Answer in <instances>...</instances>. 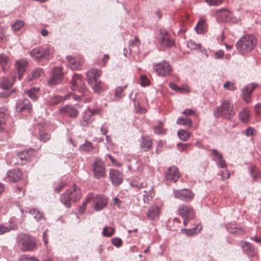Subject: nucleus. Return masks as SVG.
<instances>
[{
  "label": "nucleus",
  "mask_w": 261,
  "mask_h": 261,
  "mask_svg": "<svg viewBox=\"0 0 261 261\" xmlns=\"http://www.w3.org/2000/svg\"><path fill=\"white\" fill-rule=\"evenodd\" d=\"M39 91V88L34 87L28 91H26L25 93L33 100L36 101L38 99L37 94Z\"/></svg>",
  "instance_id": "40"
},
{
  "label": "nucleus",
  "mask_w": 261,
  "mask_h": 261,
  "mask_svg": "<svg viewBox=\"0 0 261 261\" xmlns=\"http://www.w3.org/2000/svg\"><path fill=\"white\" fill-rule=\"evenodd\" d=\"M18 228V224L14 218H10L8 223L0 224V234H3L12 230H16Z\"/></svg>",
  "instance_id": "14"
},
{
  "label": "nucleus",
  "mask_w": 261,
  "mask_h": 261,
  "mask_svg": "<svg viewBox=\"0 0 261 261\" xmlns=\"http://www.w3.org/2000/svg\"><path fill=\"white\" fill-rule=\"evenodd\" d=\"M195 29L196 33L199 34L205 33L207 31L205 21L202 18L200 19L195 26Z\"/></svg>",
  "instance_id": "35"
},
{
  "label": "nucleus",
  "mask_w": 261,
  "mask_h": 261,
  "mask_svg": "<svg viewBox=\"0 0 261 261\" xmlns=\"http://www.w3.org/2000/svg\"><path fill=\"white\" fill-rule=\"evenodd\" d=\"M163 123L162 122H160L158 125L154 127V132L155 134L158 135H161L164 133V130L163 128Z\"/></svg>",
  "instance_id": "52"
},
{
  "label": "nucleus",
  "mask_w": 261,
  "mask_h": 261,
  "mask_svg": "<svg viewBox=\"0 0 261 261\" xmlns=\"http://www.w3.org/2000/svg\"><path fill=\"white\" fill-rule=\"evenodd\" d=\"M16 111L21 113L24 111L30 112L32 110L30 101L27 98L19 99L16 102Z\"/></svg>",
  "instance_id": "16"
},
{
  "label": "nucleus",
  "mask_w": 261,
  "mask_h": 261,
  "mask_svg": "<svg viewBox=\"0 0 261 261\" xmlns=\"http://www.w3.org/2000/svg\"><path fill=\"white\" fill-rule=\"evenodd\" d=\"M64 96L60 95H56L53 96L49 100L50 104L51 105H56L59 102L65 100Z\"/></svg>",
  "instance_id": "48"
},
{
  "label": "nucleus",
  "mask_w": 261,
  "mask_h": 261,
  "mask_svg": "<svg viewBox=\"0 0 261 261\" xmlns=\"http://www.w3.org/2000/svg\"><path fill=\"white\" fill-rule=\"evenodd\" d=\"M9 253L8 248L6 246H0V258L6 257Z\"/></svg>",
  "instance_id": "53"
},
{
  "label": "nucleus",
  "mask_w": 261,
  "mask_h": 261,
  "mask_svg": "<svg viewBox=\"0 0 261 261\" xmlns=\"http://www.w3.org/2000/svg\"><path fill=\"white\" fill-rule=\"evenodd\" d=\"M190 143H182L179 142L177 144V146L179 148L180 151H184L190 146Z\"/></svg>",
  "instance_id": "61"
},
{
  "label": "nucleus",
  "mask_w": 261,
  "mask_h": 261,
  "mask_svg": "<svg viewBox=\"0 0 261 261\" xmlns=\"http://www.w3.org/2000/svg\"><path fill=\"white\" fill-rule=\"evenodd\" d=\"M223 0H205V2L211 6H217L220 5Z\"/></svg>",
  "instance_id": "56"
},
{
  "label": "nucleus",
  "mask_w": 261,
  "mask_h": 261,
  "mask_svg": "<svg viewBox=\"0 0 261 261\" xmlns=\"http://www.w3.org/2000/svg\"><path fill=\"white\" fill-rule=\"evenodd\" d=\"M63 72L61 67H55L53 68L51 75L47 81L48 85L52 87L61 83L63 77Z\"/></svg>",
  "instance_id": "11"
},
{
  "label": "nucleus",
  "mask_w": 261,
  "mask_h": 261,
  "mask_svg": "<svg viewBox=\"0 0 261 261\" xmlns=\"http://www.w3.org/2000/svg\"><path fill=\"white\" fill-rule=\"evenodd\" d=\"M88 83L91 87L94 93H99L103 90L105 84L98 80H89Z\"/></svg>",
  "instance_id": "23"
},
{
  "label": "nucleus",
  "mask_w": 261,
  "mask_h": 261,
  "mask_svg": "<svg viewBox=\"0 0 261 261\" xmlns=\"http://www.w3.org/2000/svg\"><path fill=\"white\" fill-rule=\"evenodd\" d=\"M16 240L20 249L24 252L32 251L36 247L35 238L28 233L19 234Z\"/></svg>",
  "instance_id": "4"
},
{
  "label": "nucleus",
  "mask_w": 261,
  "mask_h": 261,
  "mask_svg": "<svg viewBox=\"0 0 261 261\" xmlns=\"http://www.w3.org/2000/svg\"><path fill=\"white\" fill-rule=\"evenodd\" d=\"M177 135L180 140L186 141L189 138L191 134L187 130L180 129L177 132Z\"/></svg>",
  "instance_id": "43"
},
{
  "label": "nucleus",
  "mask_w": 261,
  "mask_h": 261,
  "mask_svg": "<svg viewBox=\"0 0 261 261\" xmlns=\"http://www.w3.org/2000/svg\"><path fill=\"white\" fill-rule=\"evenodd\" d=\"M14 206L16 207V208H18V210L19 211V212H20V214H21V217L22 218V219H24L25 217V213H27L26 212H25V210H29L30 209L29 208H25V209H23L22 206H21L19 203H18L17 202H15L14 203Z\"/></svg>",
  "instance_id": "50"
},
{
  "label": "nucleus",
  "mask_w": 261,
  "mask_h": 261,
  "mask_svg": "<svg viewBox=\"0 0 261 261\" xmlns=\"http://www.w3.org/2000/svg\"><path fill=\"white\" fill-rule=\"evenodd\" d=\"M22 172L18 169L10 170L7 172V177L13 182L18 181L22 176Z\"/></svg>",
  "instance_id": "26"
},
{
  "label": "nucleus",
  "mask_w": 261,
  "mask_h": 261,
  "mask_svg": "<svg viewBox=\"0 0 261 261\" xmlns=\"http://www.w3.org/2000/svg\"><path fill=\"white\" fill-rule=\"evenodd\" d=\"M235 114L233 105L228 100L224 101L222 104L216 109L214 111V116L219 118L222 116L226 119H231Z\"/></svg>",
  "instance_id": "5"
},
{
  "label": "nucleus",
  "mask_w": 261,
  "mask_h": 261,
  "mask_svg": "<svg viewBox=\"0 0 261 261\" xmlns=\"http://www.w3.org/2000/svg\"><path fill=\"white\" fill-rule=\"evenodd\" d=\"M81 190L75 184L60 196L61 202L66 207L71 206V201L76 202L81 197Z\"/></svg>",
  "instance_id": "3"
},
{
  "label": "nucleus",
  "mask_w": 261,
  "mask_h": 261,
  "mask_svg": "<svg viewBox=\"0 0 261 261\" xmlns=\"http://www.w3.org/2000/svg\"><path fill=\"white\" fill-rule=\"evenodd\" d=\"M24 24V23L23 20H17L12 24V30L14 31H17L23 27Z\"/></svg>",
  "instance_id": "47"
},
{
  "label": "nucleus",
  "mask_w": 261,
  "mask_h": 261,
  "mask_svg": "<svg viewBox=\"0 0 261 261\" xmlns=\"http://www.w3.org/2000/svg\"><path fill=\"white\" fill-rule=\"evenodd\" d=\"M256 44L255 37L252 35H246L242 36L237 42V49L242 54L248 53L251 51Z\"/></svg>",
  "instance_id": "2"
},
{
  "label": "nucleus",
  "mask_w": 261,
  "mask_h": 261,
  "mask_svg": "<svg viewBox=\"0 0 261 261\" xmlns=\"http://www.w3.org/2000/svg\"><path fill=\"white\" fill-rule=\"evenodd\" d=\"M243 252L249 257H253L255 255V248L251 243L244 242L242 244Z\"/></svg>",
  "instance_id": "27"
},
{
  "label": "nucleus",
  "mask_w": 261,
  "mask_h": 261,
  "mask_svg": "<svg viewBox=\"0 0 261 261\" xmlns=\"http://www.w3.org/2000/svg\"><path fill=\"white\" fill-rule=\"evenodd\" d=\"M35 150L29 148L18 153L17 155V163L23 165L31 161V158L34 156Z\"/></svg>",
  "instance_id": "12"
},
{
  "label": "nucleus",
  "mask_w": 261,
  "mask_h": 261,
  "mask_svg": "<svg viewBox=\"0 0 261 261\" xmlns=\"http://www.w3.org/2000/svg\"><path fill=\"white\" fill-rule=\"evenodd\" d=\"M18 261H39L38 259L34 256H31L29 255H22L18 259Z\"/></svg>",
  "instance_id": "51"
},
{
  "label": "nucleus",
  "mask_w": 261,
  "mask_h": 261,
  "mask_svg": "<svg viewBox=\"0 0 261 261\" xmlns=\"http://www.w3.org/2000/svg\"><path fill=\"white\" fill-rule=\"evenodd\" d=\"M17 78L16 75L13 76L11 78L8 76H3L0 79V87L3 90L10 89Z\"/></svg>",
  "instance_id": "21"
},
{
  "label": "nucleus",
  "mask_w": 261,
  "mask_h": 261,
  "mask_svg": "<svg viewBox=\"0 0 261 261\" xmlns=\"http://www.w3.org/2000/svg\"><path fill=\"white\" fill-rule=\"evenodd\" d=\"M25 212L32 215L34 219L37 222H39L42 220H45V218L43 215V214L37 208H31L28 211L25 210Z\"/></svg>",
  "instance_id": "29"
},
{
  "label": "nucleus",
  "mask_w": 261,
  "mask_h": 261,
  "mask_svg": "<svg viewBox=\"0 0 261 261\" xmlns=\"http://www.w3.org/2000/svg\"><path fill=\"white\" fill-rule=\"evenodd\" d=\"M114 231L115 230L114 228L106 226L103 229L102 234L105 237H110L114 234Z\"/></svg>",
  "instance_id": "49"
},
{
  "label": "nucleus",
  "mask_w": 261,
  "mask_h": 261,
  "mask_svg": "<svg viewBox=\"0 0 261 261\" xmlns=\"http://www.w3.org/2000/svg\"><path fill=\"white\" fill-rule=\"evenodd\" d=\"M179 214L183 219L184 225L186 226L188 222L194 219L196 217L195 212L194 209L187 205H180L178 208Z\"/></svg>",
  "instance_id": "9"
},
{
  "label": "nucleus",
  "mask_w": 261,
  "mask_h": 261,
  "mask_svg": "<svg viewBox=\"0 0 261 261\" xmlns=\"http://www.w3.org/2000/svg\"><path fill=\"white\" fill-rule=\"evenodd\" d=\"M67 60V66L71 70H80L82 68V64L81 62L77 61L72 56H68L66 57Z\"/></svg>",
  "instance_id": "24"
},
{
  "label": "nucleus",
  "mask_w": 261,
  "mask_h": 261,
  "mask_svg": "<svg viewBox=\"0 0 261 261\" xmlns=\"http://www.w3.org/2000/svg\"><path fill=\"white\" fill-rule=\"evenodd\" d=\"M153 69L159 76L164 77L170 75L172 67L168 62L162 61L159 63H154Z\"/></svg>",
  "instance_id": "10"
},
{
  "label": "nucleus",
  "mask_w": 261,
  "mask_h": 261,
  "mask_svg": "<svg viewBox=\"0 0 261 261\" xmlns=\"http://www.w3.org/2000/svg\"><path fill=\"white\" fill-rule=\"evenodd\" d=\"M140 44L139 40L138 38H135L134 39L130 40L129 42V48L131 49V47L134 46H138Z\"/></svg>",
  "instance_id": "64"
},
{
  "label": "nucleus",
  "mask_w": 261,
  "mask_h": 261,
  "mask_svg": "<svg viewBox=\"0 0 261 261\" xmlns=\"http://www.w3.org/2000/svg\"><path fill=\"white\" fill-rule=\"evenodd\" d=\"M219 14L218 16L222 22H225L229 21L231 17V12L225 8H221L217 11Z\"/></svg>",
  "instance_id": "28"
},
{
  "label": "nucleus",
  "mask_w": 261,
  "mask_h": 261,
  "mask_svg": "<svg viewBox=\"0 0 261 261\" xmlns=\"http://www.w3.org/2000/svg\"><path fill=\"white\" fill-rule=\"evenodd\" d=\"M109 178L114 186H118L123 182V175L122 173L116 169H110Z\"/></svg>",
  "instance_id": "19"
},
{
  "label": "nucleus",
  "mask_w": 261,
  "mask_h": 261,
  "mask_svg": "<svg viewBox=\"0 0 261 261\" xmlns=\"http://www.w3.org/2000/svg\"><path fill=\"white\" fill-rule=\"evenodd\" d=\"M71 90L77 91L80 95H76L70 93L64 95V99H73L76 101L83 100V96L86 92L85 84L82 79V76L80 74H74L71 81Z\"/></svg>",
  "instance_id": "1"
},
{
  "label": "nucleus",
  "mask_w": 261,
  "mask_h": 261,
  "mask_svg": "<svg viewBox=\"0 0 261 261\" xmlns=\"http://www.w3.org/2000/svg\"><path fill=\"white\" fill-rule=\"evenodd\" d=\"M92 113L88 112L87 110L85 111L83 116L82 120L81 121L80 124L82 126H87L92 121L91 117Z\"/></svg>",
  "instance_id": "38"
},
{
  "label": "nucleus",
  "mask_w": 261,
  "mask_h": 261,
  "mask_svg": "<svg viewBox=\"0 0 261 261\" xmlns=\"http://www.w3.org/2000/svg\"><path fill=\"white\" fill-rule=\"evenodd\" d=\"M224 88H227L230 91H234L236 89L234 84L229 81L226 82L223 85Z\"/></svg>",
  "instance_id": "59"
},
{
  "label": "nucleus",
  "mask_w": 261,
  "mask_h": 261,
  "mask_svg": "<svg viewBox=\"0 0 261 261\" xmlns=\"http://www.w3.org/2000/svg\"><path fill=\"white\" fill-rule=\"evenodd\" d=\"M44 74V71L40 67L36 68L33 70L31 74H30L27 77V81L30 82L34 79H37Z\"/></svg>",
  "instance_id": "31"
},
{
  "label": "nucleus",
  "mask_w": 261,
  "mask_h": 261,
  "mask_svg": "<svg viewBox=\"0 0 261 261\" xmlns=\"http://www.w3.org/2000/svg\"><path fill=\"white\" fill-rule=\"evenodd\" d=\"M9 118L8 109L5 107L0 108V133L5 131V127Z\"/></svg>",
  "instance_id": "20"
},
{
  "label": "nucleus",
  "mask_w": 261,
  "mask_h": 261,
  "mask_svg": "<svg viewBox=\"0 0 261 261\" xmlns=\"http://www.w3.org/2000/svg\"><path fill=\"white\" fill-rule=\"evenodd\" d=\"M161 45L166 47H171L174 45L175 42L171 36L169 37H161L159 40Z\"/></svg>",
  "instance_id": "33"
},
{
  "label": "nucleus",
  "mask_w": 261,
  "mask_h": 261,
  "mask_svg": "<svg viewBox=\"0 0 261 261\" xmlns=\"http://www.w3.org/2000/svg\"><path fill=\"white\" fill-rule=\"evenodd\" d=\"M51 54V50L48 47L41 46L33 48L30 52V55L35 62H39L48 58Z\"/></svg>",
  "instance_id": "8"
},
{
  "label": "nucleus",
  "mask_w": 261,
  "mask_h": 261,
  "mask_svg": "<svg viewBox=\"0 0 261 261\" xmlns=\"http://www.w3.org/2000/svg\"><path fill=\"white\" fill-rule=\"evenodd\" d=\"M93 176L97 179L103 178L106 176V167L103 161L100 158L95 159L92 167Z\"/></svg>",
  "instance_id": "7"
},
{
  "label": "nucleus",
  "mask_w": 261,
  "mask_h": 261,
  "mask_svg": "<svg viewBox=\"0 0 261 261\" xmlns=\"http://www.w3.org/2000/svg\"><path fill=\"white\" fill-rule=\"evenodd\" d=\"M240 120L246 123L249 121V114L248 110L247 109H243L240 113L239 115Z\"/></svg>",
  "instance_id": "42"
},
{
  "label": "nucleus",
  "mask_w": 261,
  "mask_h": 261,
  "mask_svg": "<svg viewBox=\"0 0 261 261\" xmlns=\"http://www.w3.org/2000/svg\"><path fill=\"white\" fill-rule=\"evenodd\" d=\"M257 86V84L255 83H251L244 87L242 90V93H247L249 95H251L252 91L256 88Z\"/></svg>",
  "instance_id": "44"
},
{
  "label": "nucleus",
  "mask_w": 261,
  "mask_h": 261,
  "mask_svg": "<svg viewBox=\"0 0 261 261\" xmlns=\"http://www.w3.org/2000/svg\"><path fill=\"white\" fill-rule=\"evenodd\" d=\"M127 85H126L123 86H118L115 89L114 95L115 98L117 99H120L122 97V93L123 91L127 88Z\"/></svg>",
  "instance_id": "46"
},
{
  "label": "nucleus",
  "mask_w": 261,
  "mask_h": 261,
  "mask_svg": "<svg viewBox=\"0 0 261 261\" xmlns=\"http://www.w3.org/2000/svg\"><path fill=\"white\" fill-rule=\"evenodd\" d=\"M90 202H87V197H86V200L85 201L83 202V203L82 205H81L79 207V213L81 214V215H82L84 213V212L86 210V205L88 203H89Z\"/></svg>",
  "instance_id": "62"
},
{
  "label": "nucleus",
  "mask_w": 261,
  "mask_h": 261,
  "mask_svg": "<svg viewBox=\"0 0 261 261\" xmlns=\"http://www.w3.org/2000/svg\"><path fill=\"white\" fill-rule=\"evenodd\" d=\"M111 242L114 246L117 248L121 247L122 245V240L120 238L117 237L112 239Z\"/></svg>",
  "instance_id": "54"
},
{
  "label": "nucleus",
  "mask_w": 261,
  "mask_h": 261,
  "mask_svg": "<svg viewBox=\"0 0 261 261\" xmlns=\"http://www.w3.org/2000/svg\"><path fill=\"white\" fill-rule=\"evenodd\" d=\"M224 56V51L222 49L217 50L214 54V58L215 59H221L223 58Z\"/></svg>",
  "instance_id": "63"
},
{
  "label": "nucleus",
  "mask_w": 261,
  "mask_h": 261,
  "mask_svg": "<svg viewBox=\"0 0 261 261\" xmlns=\"http://www.w3.org/2000/svg\"><path fill=\"white\" fill-rule=\"evenodd\" d=\"M15 91V89H12L11 91H4L0 93V98H7L9 97L11 94Z\"/></svg>",
  "instance_id": "58"
},
{
  "label": "nucleus",
  "mask_w": 261,
  "mask_h": 261,
  "mask_svg": "<svg viewBox=\"0 0 261 261\" xmlns=\"http://www.w3.org/2000/svg\"><path fill=\"white\" fill-rule=\"evenodd\" d=\"M160 213V208L157 205H152L149 207L146 213L147 218L150 220L158 219Z\"/></svg>",
  "instance_id": "25"
},
{
  "label": "nucleus",
  "mask_w": 261,
  "mask_h": 261,
  "mask_svg": "<svg viewBox=\"0 0 261 261\" xmlns=\"http://www.w3.org/2000/svg\"><path fill=\"white\" fill-rule=\"evenodd\" d=\"M50 139V135L48 133L41 129L39 130V140L40 141L46 142Z\"/></svg>",
  "instance_id": "45"
},
{
  "label": "nucleus",
  "mask_w": 261,
  "mask_h": 261,
  "mask_svg": "<svg viewBox=\"0 0 261 261\" xmlns=\"http://www.w3.org/2000/svg\"><path fill=\"white\" fill-rule=\"evenodd\" d=\"M145 194L143 195V200L145 203H148L149 201L152 198L151 195L146 191H144Z\"/></svg>",
  "instance_id": "60"
},
{
  "label": "nucleus",
  "mask_w": 261,
  "mask_h": 261,
  "mask_svg": "<svg viewBox=\"0 0 261 261\" xmlns=\"http://www.w3.org/2000/svg\"><path fill=\"white\" fill-rule=\"evenodd\" d=\"M94 147L92 145V143L88 141L80 145L79 149L81 152H90L94 149Z\"/></svg>",
  "instance_id": "39"
},
{
  "label": "nucleus",
  "mask_w": 261,
  "mask_h": 261,
  "mask_svg": "<svg viewBox=\"0 0 261 261\" xmlns=\"http://www.w3.org/2000/svg\"><path fill=\"white\" fill-rule=\"evenodd\" d=\"M202 229V227L200 224H197L196 226L191 228H184L181 229V231L184 232L187 236H191L197 234Z\"/></svg>",
  "instance_id": "36"
},
{
  "label": "nucleus",
  "mask_w": 261,
  "mask_h": 261,
  "mask_svg": "<svg viewBox=\"0 0 261 261\" xmlns=\"http://www.w3.org/2000/svg\"><path fill=\"white\" fill-rule=\"evenodd\" d=\"M29 61L25 59H20L15 61L14 67L17 72V77L20 80L29 66Z\"/></svg>",
  "instance_id": "13"
},
{
  "label": "nucleus",
  "mask_w": 261,
  "mask_h": 261,
  "mask_svg": "<svg viewBox=\"0 0 261 261\" xmlns=\"http://www.w3.org/2000/svg\"><path fill=\"white\" fill-rule=\"evenodd\" d=\"M176 124L183 125L188 127H190L192 125V121L191 118L186 117L184 118L182 116L178 117L176 121Z\"/></svg>",
  "instance_id": "41"
},
{
  "label": "nucleus",
  "mask_w": 261,
  "mask_h": 261,
  "mask_svg": "<svg viewBox=\"0 0 261 261\" xmlns=\"http://www.w3.org/2000/svg\"><path fill=\"white\" fill-rule=\"evenodd\" d=\"M8 62V58L4 54H0V65L4 67L7 65Z\"/></svg>",
  "instance_id": "55"
},
{
  "label": "nucleus",
  "mask_w": 261,
  "mask_h": 261,
  "mask_svg": "<svg viewBox=\"0 0 261 261\" xmlns=\"http://www.w3.org/2000/svg\"><path fill=\"white\" fill-rule=\"evenodd\" d=\"M87 202H92V207L96 211H100L105 208L108 203V200L105 196L102 194H96L90 193L87 195Z\"/></svg>",
  "instance_id": "6"
},
{
  "label": "nucleus",
  "mask_w": 261,
  "mask_h": 261,
  "mask_svg": "<svg viewBox=\"0 0 261 261\" xmlns=\"http://www.w3.org/2000/svg\"><path fill=\"white\" fill-rule=\"evenodd\" d=\"M164 175L166 180L172 182L177 181L179 177L178 169L175 166L170 167L165 171Z\"/></svg>",
  "instance_id": "18"
},
{
  "label": "nucleus",
  "mask_w": 261,
  "mask_h": 261,
  "mask_svg": "<svg viewBox=\"0 0 261 261\" xmlns=\"http://www.w3.org/2000/svg\"><path fill=\"white\" fill-rule=\"evenodd\" d=\"M173 193L175 197L185 201L191 200L194 196L193 193L190 189L185 188L174 190Z\"/></svg>",
  "instance_id": "15"
},
{
  "label": "nucleus",
  "mask_w": 261,
  "mask_h": 261,
  "mask_svg": "<svg viewBox=\"0 0 261 261\" xmlns=\"http://www.w3.org/2000/svg\"><path fill=\"white\" fill-rule=\"evenodd\" d=\"M141 140L142 142L140 144L141 149L144 151H148L152 146V140L147 136H142Z\"/></svg>",
  "instance_id": "34"
},
{
  "label": "nucleus",
  "mask_w": 261,
  "mask_h": 261,
  "mask_svg": "<svg viewBox=\"0 0 261 261\" xmlns=\"http://www.w3.org/2000/svg\"><path fill=\"white\" fill-rule=\"evenodd\" d=\"M141 83L140 85L142 87H146L149 84V81L147 79V76L145 75H143L140 77Z\"/></svg>",
  "instance_id": "57"
},
{
  "label": "nucleus",
  "mask_w": 261,
  "mask_h": 261,
  "mask_svg": "<svg viewBox=\"0 0 261 261\" xmlns=\"http://www.w3.org/2000/svg\"><path fill=\"white\" fill-rule=\"evenodd\" d=\"M60 112L63 114H66L69 117L75 118L77 117L79 111L73 106L66 105L60 109Z\"/></svg>",
  "instance_id": "22"
},
{
  "label": "nucleus",
  "mask_w": 261,
  "mask_h": 261,
  "mask_svg": "<svg viewBox=\"0 0 261 261\" xmlns=\"http://www.w3.org/2000/svg\"><path fill=\"white\" fill-rule=\"evenodd\" d=\"M210 151L212 160L215 162L218 168H226V164L225 160L223 159V154L215 149H210Z\"/></svg>",
  "instance_id": "17"
},
{
  "label": "nucleus",
  "mask_w": 261,
  "mask_h": 261,
  "mask_svg": "<svg viewBox=\"0 0 261 261\" xmlns=\"http://www.w3.org/2000/svg\"><path fill=\"white\" fill-rule=\"evenodd\" d=\"M102 71L97 68H92L88 70L86 72L87 79L89 80H98L101 76Z\"/></svg>",
  "instance_id": "32"
},
{
  "label": "nucleus",
  "mask_w": 261,
  "mask_h": 261,
  "mask_svg": "<svg viewBox=\"0 0 261 261\" xmlns=\"http://www.w3.org/2000/svg\"><path fill=\"white\" fill-rule=\"evenodd\" d=\"M249 174L252 177V181L254 182L259 176L260 172L258 169L253 165L248 167Z\"/></svg>",
  "instance_id": "37"
},
{
  "label": "nucleus",
  "mask_w": 261,
  "mask_h": 261,
  "mask_svg": "<svg viewBox=\"0 0 261 261\" xmlns=\"http://www.w3.org/2000/svg\"><path fill=\"white\" fill-rule=\"evenodd\" d=\"M226 229L228 232L236 235H240L244 233V230L240 227L237 226L234 224L227 223L225 225Z\"/></svg>",
  "instance_id": "30"
}]
</instances>
